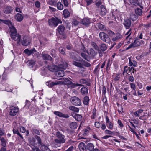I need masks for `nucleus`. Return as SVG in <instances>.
Masks as SVG:
<instances>
[{
    "mask_svg": "<svg viewBox=\"0 0 151 151\" xmlns=\"http://www.w3.org/2000/svg\"><path fill=\"white\" fill-rule=\"evenodd\" d=\"M139 119L141 120H146L147 119V118L146 117V115H143V116H140L139 118Z\"/></svg>",
    "mask_w": 151,
    "mask_h": 151,
    "instance_id": "nucleus-61",
    "label": "nucleus"
},
{
    "mask_svg": "<svg viewBox=\"0 0 151 151\" xmlns=\"http://www.w3.org/2000/svg\"><path fill=\"white\" fill-rule=\"evenodd\" d=\"M100 39L106 43H109L111 41V39L108 35L103 32H101L99 34Z\"/></svg>",
    "mask_w": 151,
    "mask_h": 151,
    "instance_id": "nucleus-2",
    "label": "nucleus"
},
{
    "mask_svg": "<svg viewBox=\"0 0 151 151\" xmlns=\"http://www.w3.org/2000/svg\"><path fill=\"white\" fill-rule=\"evenodd\" d=\"M128 80L131 82H133L134 81V78L132 75L128 77Z\"/></svg>",
    "mask_w": 151,
    "mask_h": 151,
    "instance_id": "nucleus-56",
    "label": "nucleus"
},
{
    "mask_svg": "<svg viewBox=\"0 0 151 151\" xmlns=\"http://www.w3.org/2000/svg\"><path fill=\"white\" fill-rule=\"evenodd\" d=\"M69 109L73 111L76 112H78L79 111V109L78 108L76 107L73 106H70L69 108Z\"/></svg>",
    "mask_w": 151,
    "mask_h": 151,
    "instance_id": "nucleus-32",
    "label": "nucleus"
},
{
    "mask_svg": "<svg viewBox=\"0 0 151 151\" xmlns=\"http://www.w3.org/2000/svg\"><path fill=\"white\" fill-rule=\"evenodd\" d=\"M68 66V64L66 63L62 62L58 65V68L60 69H65Z\"/></svg>",
    "mask_w": 151,
    "mask_h": 151,
    "instance_id": "nucleus-24",
    "label": "nucleus"
},
{
    "mask_svg": "<svg viewBox=\"0 0 151 151\" xmlns=\"http://www.w3.org/2000/svg\"><path fill=\"white\" fill-rule=\"evenodd\" d=\"M87 3V5L88 6L93 2L92 0H84Z\"/></svg>",
    "mask_w": 151,
    "mask_h": 151,
    "instance_id": "nucleus-62",
    "label": "nucleus"
},
{
    "mask_svg": "<svg viewBox=\"0 0 151 151\" xmlns=\"http://www.w3.org/2000/svg\"><path fill=\"white\" fill-rule=\"evenodd\" d=\"M10 114L11 116H14L19 111V109L16 107L12 106L10 108Z\"/></svg>",
    "mask_w": 151,
    "mask_h": 151,
    "instance_id": "nucleus-9",
    "label": "nucleus"
},
{
    "mask_svg": "<svg viewBox=\"0 0 151 151\" xmlns=\"http://www.w3.org/2000/svg\"><path fill=\"white\" fill-rule=\"evenodd\" d=\"M108 33L111 37H113L115 35L114 33L110 30L108 31Z\"/></svg>",
    "mask_w": 151,
    "mask_h": 151,
    "instance_id": "nucleus-53",
    "label": "nucleus"
},
{
    "mask_svg": "<svg viewBox=\"0 0 151 151\" xmlns=\"http://www.w3.org/2000/svg\"><path fill=\"white\" fill-rule=\"evenodd\" d=\"M118 123L119 125V127L121 128H122L124 127L123 124L121 122V121L119 120L118 119Z\"/></svg>",
    "mask_w": 151,
    "mask_h": 151,
    "instance_id": "nucleus-58",
    "label": "nucleus"
},
{
    "mask_svg": "<svg viewBox=\"0 0 151 151\" xmlns=\"http://www.w3.org/2000/svg\"><path fill=\"white\" fill-rule=\"evenodd\" d=\"M134 47L139 46L140 45V42L137 40H135L133 43Z\"/></svg>",
    "mask_w": 151,
    "mask_h": 151,
    "instance_id": "nucleus-47",
    "label": "nucleus"
},
{
    "mask_svg": "<svg viewBox=\"0 0 151 151\" xmlns=\"http://www.w3.org/2000/svg\"><path fill=\"white\" fill-rule=\"evenodd\" d=\"M56 136L58 138V140L60 143H64L65 142L66 140L65 138V136L63 135L59 131L56 132Z\"/></svg>",
    "mask_w": 151,
    "mask_h": 151,
    "instance_id": "nucleus-5",
    "label": "nucleus"
},
{
    "mask_svg": "<svg viewBox=\"0 0 151 151\" xmlns=\"http://www.w3.org/2000/svg\"><path fill=\"white\" fill-rule=\"evenodd\" d=\"M27 63L29 68H32L35 64V62L33 60H28L27 62Z\"/></svg>",
    "mask_w": 151,
    "mask_h": 151,
    "instance_id": "nucleus-18",
    "label": "nucleus"
},
{
    "mask_svg": "<svg viewBox=\"0 0 151 151\" xmlns=\"http://www.w3.org/2000/svg\"><path fill=\"white\" fill-rule=\"evenodd\" d=\"M72 64L75 66L79 68H81L83 67V65H82V63L75 61H73L72 62Z\"/></svg>",
    "mask_w": 151,
    "mask_h": 151,
    "instance_id": "nucleus-27",
    "label": "nucleus"
},
{
    "mask_svg": "<svg viewBox=\"0 0 151 151\" xmlns=\"http://www.w3.org/2000/svg\"><path fill=\"white\" fill-rule=\"evenodd\" d=\"M12 38L15 41H17V43L19 44L20 41L21 36L17 32L10 34Z\"/></svg>",
    "mask_w": 151,
    "mask_h": 151,
    "instance_id": "nucleus-6",
    "label": "nucleus"
},
{
    "mask_svg": "<svg viewBox=\"0 0 151 151\" xmlns=\"http://www.w3.org/2000/svg\"><path fill=\"white\" fill-rule=\"evenodd\" d=\"M30 38L27 37H23V40L22 41V43L24 46H27L30 44Z\"/></svg>",
    "mask_w": 151,
    "mask_h": 151,
    "instance_id": "nucleus-7",
    "label": "nucleus"
},
{
    "mask_svg": "<svg viewBox=\"0 0 151 151\" xmlns=\"http://www.w3.org/2000/svg\"><path fill=\"white\" fill-rule=\"evenodd\" d=\"M95 125L96 127L99 128L100 127V124L98 122H96L95 123Z\"/></svg>",
    "mask_w": 151,
    "mask_h": 151,
    "instance_id": "nucleus-64",
    "label": "nucleus"
},
{
    "mask_svg": "<svg viewBox=\"0 0 151 151\" xmlns=\"http://www.w3.org/2000/svg\"><path fill=\"white\" fill-rule=\"evenodd\" d=\"M100 47L101 49L103 51H105L107 48L106 45L104 43L101 44Z\"/></svg>",
    "mask_w": 151,
    "mask_h": 151,
    "instance_id": "nucleus-41",
    "label": "nucleus"
},
{
    "mask_svg": "<svg viewBox=\"0 0 151 151\" xmlns=\"http://www.w3.org/2000/svg\"><path fill=\"white\" fill-rule=\"evenodd\" d=\"M106 126L108 127L110 129H112L113 127V123L111 122H109L106 124Z\"/></svg>",
    "mask_w": 151,
    "mask_h": 151,
    "instance_id": "nucleus-46",
    "label": "nucleus"
},
{
    "mask_svg": "<svg viewBox=\"0 0 151 151\" xmlns=\"http://www.w3.org/2000/svg\"><path fill=\"white\" fill-rule=\"evenodd\" d=\"M54 113L56 115L60 117H63L67 118L69 117V116L68 114H63L60 112L55 111Z\"/></svg>",
    "mask_w": 151,
    "mask_h": 151,
    "instance_id": "nucleus-11",
    "label": "nucleus"
},
{
    "mask_svg": "<svg viewBox=\"0 0 151 151\" xmlns=\"http://www.w3.org/2000/svg\"><path fill=\"white\" fill-rule=\"evenodd\" d=\"M123 24L125 27L126 30L127 29H129L131 24V21L129 19H124Z\"/></svg>",
    "mask_w": 151,
    "mask_h": 151,
    "instance_id": "nucleus-8",
    "label": "nucleus"
},
{
    "mask_svg": "<svg viewBox=\"0 0 151 151\" xmlns=\"http://www.w3.org/2000/svg\"><path fill=\"white\" fill-rule=\"evenodd\" d=\"M41 55L42 57V58L44 60H49L50 61L52 60V58L50 56L47 54L42 53L41 54Z\"/></svg>",
    "mask_w": 151,
    "mask_h": 151,
    "instance_id": "nucleus-16",
    "label": "nucleus"
},
{
    "mask_svg": "<svg viewBox=\"0 0 151 151\" xmlns=\"http://www.w3.org/2000/svg\"><path fill=\"white\" fill-rule=\"evenodd\" d=\"M94 146L93 144L91 143H88L86 146V149L90 151H92L94 150Z\"/></svg>",
    "mask_w": 151,
    "mask_h": 151,
    "instance_id": "nucleus-22",
    "label": "nucleus"
},
{
    "mask_svg": "<svg viewBox=\"0 0 151 151\" xmlns=\"http://www.w3.org/2000/svg\"><path fill=\"white\" fill-rule=\"evenodd\" d=\"M79 82L81 84H86L87 83L86 80L84 79H81L79 80Z\"/></svg>",
    "mask_w": 151,
    "mask_h": 151,
    "instance_id": "nucleus-54",
    "label": "nucleus"
},
{
    "mask_svg": "<svg viewBox=\"0 0 151 151\" xmlns=\"http://www.w3.org/2000/svg\"><path fill=\"white\" fill-rule=\"evenodd\" d=\"M78 22L76 19H73L72 21V24L74 26H76L78 24Z\"/></svg>",
    "mask_w": 151,
    "mask_h": 151,
    "instance_id": "nucleus-60",
    "label": "nucleus"
},
{
    "mask_svg": "<svg viewBox=\"0 0 151 151\" xmlns=\"http://www.w3.org/2000/svg\"><path fill=\"white\" fill-rule=\"evenodd\" d=\"M70 101L73 105L76 106H80L81 104L80 99L76 96L72 97L71 98Z\"/></svg>",
    "mask_w": 151,
    "mask_h": 151,
    "instance_id": "nucleus-4",
    "label": "nucleus"
},
{
    "mask_svg": "<svg viewBox=\"0 0 151 151\" xmlns=\"http://www.w3.org/2000/svg\"><path fill=\"white\" fill-rule=\"evenodd\" d=\"M130 85L132 89L135 90L136 87L135 84L133 83H130Z\"/></svg>",
    "mask_w": 151,
    "mask_h": 151,
    "instance_id": "nucleus-59",
    "label": "nucleus"
},
{
    "mask_svg": "<svg viewBox=\"0 0 151 151\" xmlns=\"http://www.w3.org/2000/svg\"><path fill=\"white\" fill-rule=\"evenodd\" d=\"M89 101V97L87 96H86L84 98L83 100V103L84 104L86 105H88V104Z\"/></svg>",
    "mask_w": 151,
    "mask_h": 151,
    "instance_id": "nucleus-35",
    "label": "nucleus"
},
{
    "mask_svg": "<svg viewBox=\"0 0 151 151\" xmlns=\"http://www.w3.org/2000/svg\"><path fill=\"white\" fill-rule=\"evenodd\" d=\"M57 1L55 0H50L49 1V4L50 5L55 6Z\"/></svg>",
    "mask_w": 151,
    "mask_h": 151,
    "instance_id": "nucleus-49",
    "label": "nucleus"
},
{
    "mask_svg": "<svg viewBox=\"0 0 151 151\" xmlns=\"http://www.w3.org/2000/svg\"><path fill=\"white\" fill-rule=\"evenodd\" d=\"M56 75L58 77H62L64 76V71L60 70L57 72Z\"/></svg>",
    "mask_w": 151,
    "mask_h": 151,
    "instance_id": "nucleus-29",
    "label": "nucleus"
},
{
    "mask_svg": "<svg viewBox=\"0 0 151 151\" xmlns=\"http://www.w3.org/2000/svg\"><path fill=\"white\" fill-rule=\"evenodd\" d=\"M77 127V123L75 122H73L70 124V127L73 129L76 128Z\"/></svg>",
    "mask_w": 151,
    "mask_h": 151,
    "instance_id": "nucleus-33",
    "label": "nucleus"
},
{
    "mask_svg": "<svg viewBox=\"0 0 151 151\" xmlns=\"http://www.w3.org/2000/svg\"><path fill=\"white\" fill-rule=\"evenodd\" d=\"M48 22L49 25L51 27L53 26L56 27L58 24H61L62 23L61 19L56 17H52L49 19Z\"/></svg>",
    "mask_w": 151,
    "mask_h": 151,
    "instance_id": "nucleus-1",
    "label": "nucleus"
},
{
    "mask_svg": "<svg viewBox=\"0 0 151 151\" xmlns=\"http://www.w3.org/2000/svg\"><path fill=\"white\" fill-rule=\"evenodd\" d=\"M82 65H83V66L84 65L85 66L88 67L91 66V64L90 63L86 62L85 60L83 61Z\"/></svg>",
    "mask_w": 151,
    "mask_h": 151,
    "instance_id": "nucleus-45",
    "label": "nucleus"
},
{
    "mask_svg": "<svg viewBox=\"0 0 151 151\" xmlns=\"http://www.w3.org/2000/svg\"><path fill=\"white\" fill-rule=\"evenodd\" d=\"M61 83H62V81H56L54 82H52L50 83L49 87L50 88H52L54 86L59 84Z\"/></svg>",
    "mask_w": 151,
    "mask_h": 151,
    "instance_id": "nucleus-30",
    "label": "nucleus"
},
{
    "mask_svg": "<svg viewBox=\"0 0 151 151\" xmlns=\"http://www.w3.org/2000/svg\"><path fill=\"white\" fill-rule=\"evenodd\" d=\"M12 10V7L10 6H7L3 10V12L5 13H10Z\"/></svg>",
    "mask_w": 151,
    "mask_h": 151,
    "instance_id": "nucleus-25",
    "label": "nucleus"
},
{
    "mask_svg": "<svg viewBox=\"0 0 151 151\" xmlns=\"http://www.w3.org/2000/svg\"><path fill=\"white\" fill-rule=\"evenodd\" d=\"M37 141L38 143L41 145V142L40 137L39 136H37Z\"/></svg>",
    "mask_w": 151,
    "mask_h": 151,
    "instance_id": "nucleus-63",
    "label": "nucleus"
},
{
    "mask_svg": "<svg viewBox=\"0 0 151 151\" xmlns=\"http://www.w3.org/2000/svg\"><path fill=\"white\" fill-rule=\"evenodd\" d=\"M58 67L53 65H49L48 67V69L51 71H55L57 69Z\"/></svg>",
    "mask_w": 151,
    "mask_h": 151,
    "instance_id": "nucleus-21",
    "label": "nucleus"
},
{
    "mask_svg": "<svg viewBox=\"0 0 151 151\" xmlns=\"http://www.w3.org/2000/svg\"><path fill=\"white\" fill-rule=\"evenodd\" d=\"M132 33V29L131 28H130L129 29V30H128L125 34V36L127 35V36L126 37V38H127L129 37L131 35Z\"/></svg>",
    "mask_w": 151,
    "mask_h": 151,
    "instance_id": "nucleus-43",
    "label": "nucleus"
},
{
    "mask_svg": "<svg viewBox=\"0 0 151 151\" xmlns=\"http://www.w3.org/2000/svg\"><path fill=\"white\" fill-rule=\"evenodd\" d=\"M15 18L19 22L22 21L23 19L22 15L19 13H17L15 16Z\"/></svg>",
    "mask_w": 151,
    "mask_h": 151,
    "instance_id": "nucleus-23",
    "label": "nucleus"
},
{
    "mask_svg": "<svg viewBox=\"0 0 151 151\" xmlns=\"http://www.w3.org/2000/svg\"><path fill=\"white\" fill-rule=\"evenodd\" d=\"M57 9L59 10H62L63 9V5L60 2H58L57 4Z\"/></svg>",
    "mask_w": 151,
    "mask_h": 151,
    "instance_id": "nucleus-39",
    "label": "nucleus"
},
{
    "mask_svg": "<svg viewBox=\"0 0 151 151\" xmlns=\"http://www.w3.org/2000/svg\"><path fill=\"white\" fill-rule=\"evenodd\" d=\"M81 92L82 94H86L88 93V90L86 87H83L81 89Z\"/></svg>",
    "mask_w": 151,
    "mask_h": 151,
    "instance_id": "nucleus-38",
    "label": "nucleus"
},
{
    "mask_svg": "<svg viewBox=\"0 0 151 151\" xmlns=\"http://www.w3.org/2000/svg\"><path fill=\"white\" fill-rule=\"evenodd\" d=\"M106 10L104 5H101V11L100 14L101 16H104L106 14Z\"/></svg>",
    "mask_w": 151,
    "mask_h": 151,
    "instance_id": "nucleus-17",
    "label": "nucleus"
},
{
    "mask_svg": "<svg viewBox=\"0 0 151 151\" xmlns=\"http://www.w3.org/2000/svg\"><path fill=\"white\" fill-rule=\"evenodd\" d=\"M131 68L128 67L127 66H125L124 68V70L123 72V73L124 74V72H126L127 74H128V73L132 71V69Z\"/></svg>",
    "mask_w": 151,
    "mask_h": 151,
    "instance_id": "nucleus-40",
    "label": "nucleus"
},
{
    "mask_svg": "<svg viewBox=\"0 0 151 151\" xmlns=\"http://www.w3.org/2000/svg\"><path fill=\"white\" fill-rule=\"evenodd\" d=\"M87 52L88 55H89L91 56H94L96 55V53L94 50L92 48H90L89 50H88Z\"/></svg>",
    "mask_w": 151,
    "mask_h": 151,
    "instance_id": "nucleus-28",
    "label": "nucleus"
},
{
    "mask_svg": "<svg viewBox=\"0 0 151 151\" xmlns=\"http://www.w3.org/2000/svg\"><path fill=\"white\" fill-rule=\"evenodd\" d=\"M65 29V27L63 25H60L57 29L58 31L60 34H62L64 32Z\"/></svg>",
    "mask_w": 151,
    "mask_h": 151,
    "instance_id": "nucleus-20",
    "label": "nucleus"
},
{
    "mask_svg": "<svg viewBox=\"0 0 151 151\" xmlns=\"http://www.w3.org/2000/svg\"><path fill=\"white\" fill-rule=\"evenodd\" d=\"M65 49L63 48L62 47H61L59 48V50L60 52L63 55H65Z\"/></svg>",
    "mask_w": 151,
    "mask_h": 151,
    "instance_id": "nucleus-50",
    "label": "nucleus"
},
{
    "mask_svg": "<svg viewBox=\"0 0 151 151\" xmlns=\"http://www.w3.org/2000/svg\"><path fill=\"white\" fill-rule=\"evenodd\" d=\"M98 27L102 31H104L106 29V27L105 26L101 23L98 24Z\"/></svg>",
    "mask_w": 151,
    "mask_h": 151,
    "instance_id": "nucleus-37",
    "label": "nucleus"
},
{
    "mask_svg": "<svg viewBox=\"0 0 151 151\" xmlns=\"http://www.w3.org/2000/svg\"><path fill=\"white\" fill-rule=\"evenodd\" d=\"M1 145L4 147H6V143L5 140L3 137L1 139Z\"/></svg>",
    "mask_w": 151,
    "mask_h": 151,
    "instance_id": "nucleus-42",
    "label": "nucleus"
},
{
    "mask_svg": "<svg viewBox=\"0 0 151 151\" xmlns=\"http://www.w3.org/2000/svg\"><path fill=\"white\" fill-rule=\"evenodd\" d=\"M81 56L85 60L88 61H90V59L88 58V55L84 53H81Z\"/></svg>",
    "mask_w": 151,
    "mask_h": 151,
    "instance_id": "nucleus-36",
    "label": "nucleus"
},
{
    "mask_svg": "<svg viewBox=\"0 0 151 151\" xmlns=\"http://www.w3.org/2000/svg\"><path fill=\"white\" fill-rule=\"evenodd\" d=\"M135 12L137 15L141 16L142 13V10L139 8H137L135 9Z\"/></svg>",
    "mask_w": 151,
    "mask_h": 151,
    "instance_id": "nucleus-31",
    "label": "nucleus"
},
{
    "mask_svg": "<svg viewBox=\"0 0 151 151\" xmlns=\"http://www.w3.org/2000/svg\"><path fill=\"white\" fill-rule=\"evenodd\" d=\"M63 15L65 18H67L69 17L70 13L67 9H65L63 11Z\"/></svg>",
    "mask_w": 151,
    "mask_h": 151,
    "instance_id": "nucleus-26",
    "label": "nucleus"
},
{
    "mask_svg": "<svg viewBox=\"0 0 151 151\" xmlns=\"http://www.w3.org/2000/svg\"><path fill=\"white\" fill-rule=\"evenodd\" d=\"M36 52V50L33 48L31 50H29L28 49H25L24 51V52L28 56L30 55L31 54L34 53Z\"/></svg>",
    "mask_w": 151,
    "mask_h": 151,
    "instance_id": "nucleus-10",
    "label": "nucleus"
},
{
    "mask_svg": "<svg viewBox=\"0 0 151 151\" xmlns=\"http://www.w3.org/2000/svg\"><path fill=\"white\" fill-rule=\"evenodd\" d=\"M81 24L86 26H88L90 23V22L88 18H84L81 21Z\"/></svg>",
    "mask_w": 151,
    "mask_h": 151,
    "instance_id": "nucleus-15",
    "label": "nucleus"
},
{
    "mask_svg": "<svg viewBox=\"0 0 151 151\" xmlns=\"http://www.w3.org/2000/svg\"><path fill=\"white\" fill-rule=\"evenodd\" d=\"M63 1V3L64 6L66 7H67L68 5V3L67 0H62Z\"/></svg>",
    "mask_w": 151,
    "mask_h": 151,
    "instance_id": "nucleus-57",
    "label": "nucleus"
},
{
    "mask_svg": "<svg viewBox=\"0 0 151 151\" xmlns=\"http://www.w3.org/2000/svg\"><path fill=\"white\" fill-rule=\"evenodd\" d=\"M122 37V36L120 33H117L116 34V37H115L113 38L112 40L113 41H116L121 38Z\"/></svg>",
    "mask_w": 151,
    "mask_h": 151,
    "instance_id": "nucleus-34",
    "label": "nucleus"
},
{
    "mask_svg": "<svg viewBox=\"0 0 151 151\" xmlns=\"http://www.w3.org/2000/svg\"><path fill=\"white\" fill-rule=\"evenodd\" d=\"M91 45L92 47H93L96 50V51L99 50V48L96 43L93 42H92L91 43Z\"/></svg>",
    "mask_w": 151,
    "mask_h": 151,
    "instance_id": "nucleus-44",
    "label": "nucleus"
},
{
    "mask_svg": "<svg viewBox=\"0 0 151 151\" xmlns=\"http://www.w3.org/2000/svg\"><path fill=\"white\" fill-rule=\"evenodd\" d=\"M57 139H55L52 142L51 145L52 147H57L60 146V144H61Z\"/></svg>",
    "mask_w": 151,
    "mask_h": 151,
    "instance_id": "nucleus-12",
    "label": "nucleus"
},
{
    "mask_svg": "<svg viewBox=\"0 0 151 151\" xmlns=\"http://www.w3.org/2000/svg\"><path fill=\"white\" fill-rule=\"evenodd\" d=\"M1 22H3L7 24L9 23H10V21L9 20H3L0 19V23Z\"/></svg>",
    "mask_w": 151,
    "mask_h": 151,
    "instance_id": "nucleus-51",
    "label": "nucleus"
},
{
    "mask_svg": "<svg viewBox=\"0 0 151 151\" xmlns=\"http://www.w3.org/2000/svg\"><path fill=\"white\" fill-rule=\"evenodd\" d=\"M10 23L7 24L9 27L10 29V32L11 34H12L13 33H16L17 32L14 26L12 25V22L10 21Z\"/></svg>",
    "mask_w": 151,
    "mask_h": 151,
    "instance_id": "nucleus-13",
    "label": "nucleus"
},
{
    "mask_svg": "<svg viewBox=\"0 0 151 151\" xmlns=\"http://www.w3.org/2000/svg\"><path fill=\"white\" fill-rule=\"evenodd\" d=\"M72 115L73 117L77 121H80L82 120V117L81 115L74 113Z\"/></svg>",
    "mask_w": 151,
    "mask_h": 151,
    "instance_id": "nucleus-19",
    "label": "nucleus"
},
{
    "mask_svg": "<svg viewBox=\"0 0 151 151\" xmlns=\"http://www.w3.org/2000/svg\"><path fill=\"white\" fill-rule=\"evenodd\" d=\"M32 130L33 133L38 135H40V133L38 130L35 129H33Z\"/></svg>",
    "mask_w": 151,
    "mask_h": 151,
    "instance_id": "nucleus-55",
    "label": "nucleus"
},
{
    "mask_svg": "<svg viewBox=\"0 0 151 151\" xmlns=\"http://www.w3.org/2000/svg\"><path fill=\"white\" fill-rule=\"evenodd\" d=\"M130 18L133 21H135L137 18V17L134 14H132L130 15Z\"/></svg>",
    "mask_w": 151,
    "mask_h": 151,
    "instance_id": "nucleus-48",
    "label": "nucleus"
},
{
    "mask_svg": "<svg viewBox=\"0 0 151 151\" xmlns=\"http://www.w3.org/2000/svg\"><path fill=\"white\" fill-rule=\"evenodd\" d=\"M78 148L80 151H86V146L84 143L81 142L79 143Z\"/></svg>",
    "mask_w": 151,
    "mask_h": 151,
    "instance_id": "nucleus-14",
    "label": "nucleus"
},
{
    "mask_svg": "<svg viewBox=\"0 0 151 151\" xmlns=\"http://www.w3.org/2000/svg\"><path fill=\"white\" fill-rule=\"evenodd\" d=\"M106 134L109 135H113L114 134V132L108 130H106L105 131Z\"/></svg>",
    "mask_w": 151,
    "mask_h": 151,
    "instance_id": "nucleus-52",
    "label": "nucleus"
},
{
    "mask_svg": "<svg viewBox=\"0 0 151 151\" xmlns=\"http://www.w3.org/2000/svg\"><path fill=\"white\" fill-rule=\"evenodd\" d=\"M63 83L64 84L68 85L69 87L74 88L78 86H82L81 84H80L73 83L71 81L68 79H65L64 80Z\"/></svg>",
    "mask_w": 151,
    "mask_h": 151,
    "instance_id": "nucleus-3",
    "label": "nucleus"
}]
</instances>
